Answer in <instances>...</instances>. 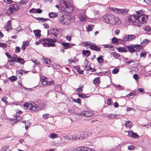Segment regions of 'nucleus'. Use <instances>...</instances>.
Listing matches in <instances>:
<instances>
[{"label": "nucleus", "instance_id": "54", "mask_svg": "<svg viewBox=\"0 0 151 151\" xmlns=\"http://www.w3.org/2000/svg\"><path fill=\"white\" fill-rule=\"evenodd\" d=\"M49 20V19H46V18H44L41 17L40 22H43Z\"/></svg>", "mask_w": 151, "mask_h": 151}, {"label": "nucleus", "instance_id": "63", "mask_svg": "<svg viewBox=\"0 0 151 151\" xmlns=\"http://www.w3.org/2000/svg\"><path fill=\"white\" fill-rule=\"evenodd\" d=\"M66 38L68 40L70 41L71 40V37L69 35L67 36L66 37Z\"/></svg>", "mask_w": 151, "mask_h": 151}, {"label": "nucleus", "instance_id": "11", "mask_svg": "<svg viewBox=\"0 0 151 151\" xmlns=\"http://www.w3.org/2000/svg\"><path fill=\"white\" fill-rule=\"evenodd\" d=\"M134 44H131V45H127V48L128 49L129 52L132 53L136 52V50L135 48Z\"/></svg>", "mask_w": 151, "mask_h": 151}, {"label": "nucleus", "instance_id": "57", "mask_svg": "<svg viewBox=\"0 0 151 151\" xmlns=\"http://www.w3.org/2000/svg\"><path fill=\"white\" fill-rule=\"evenodd\" d=\"M86 151H95V150L93 149L90 148L89 147H86Z\"/></svg>", "mask_w": 151, "mask_h": 151}, {"label": "nucleus", "instance_id": "38", "mask_svg": "<svg viewBox=\"0 0 151 151\" xmlns=\"http://www.w3.org/2000/svg\"><path fill=\"white\" fill-rule=\"evenodd\" d=\"M28 3L27 0H21L19 2V4H26Z\"/></svg>", "mask_w": 151, "mask_h": 151}, {"label": "nucleus", "instance_id": "43", "mask_svg": "<svg viewBox=\"0 0 151 151\" xmlns=\"http://www.w3.org/2000/svg\"><path fill=\"white\" fill-rule=\"evenodd\" d=\"M4 1L6 4H10L13 2V1L11 0H4Z\"/></svg>", "mask_w": 151, "mask_h": 151}, {"label": "nucleus", "instance_id": "15", "mask_svg": "<svg viewBox=\"0 0 151 151\" xmlns=\"http://www.w3.org/2000/svg\"><path fill=\"white\" fill-rule=\"evenodd\" d=\"M116 48L119 52H126L127 51V50L124 47H116Z\"/></svg>", "mask_w": 151, "mask_h": 151}, {"label": "nucleus", "instance_id": "62", "mask_svg": "<svg viewBox=\"0 0 151 151\" xmlns=\"http://www.w3.org/2000/svg\"><path fill=\"white\" fill-rule=\"evenodd\" d=\"M78 73L81 74H83L84 72L83 70H82L80 69V68H78Z\"/></svg>", "mask_w": 151, "mask_h": 151}, {"label": "nucleus", "instance_id": "52", "mask_svg": "<svg viewBox=\"0 0 151 151\" xmlns=\"http://www.w3.org/2000/svg\"><path fill=\"white\" fill-rule=\"evenodd\" d=\"M133 77L136 81H137L138 79L139 78L137 74H135L133 75Z\"/></svg>", "mask_w": 151, "mask_h": 151}, {"label": "nucleus", "instance_id": "7", "mask_svg": "<svg viewBox=\"0 0 151 151\" xmlns=\"http://www.w3.org/2000/svg\"><path fill=\"white\" fill-rule=\"evenodd\" d=\"M41 81L42 82V84L44 86H48L52 85L54 83L53 81L47 82L46 80V78L45 76H42L41 78Z\"/></svg>", "mask_w": 151, "mask_h": 151}, {"label": "nucleus", "instance_id": "17", "mask_svg": "<svg viewBox=\"0 0 151 151\" xmlns=\"http://www.w3.org/2000/svg\"><path fill=\"white\" fill-rule=\"evenodd\" d=\"M36 37L39 38L41 37V30H35L34 31Z\"/></svg>", "mask_w": 151, "mask_h": 151}, {"label": "nucleus", "instance_id": "3", "mask_svg": "<svg viewBox=\"0 0 151 151\" xmlns=\"http://www.w3.org/2000/svg\"><path fill=\"white\" fill-rule=\"evenodd\" d=\"M70 17L69 16L62 15L58 17V20L59 23L66 26L70 24Z\"/></svg>", "mask_w": 151, "mask_h": 151}, {"label": "nucleus", "instance_id": "40", "mask_svg": "<svg viewBox=\"0 0 151 151\" xmlns=\"http://www.w3.org/2000/svg\"><path fill=\"white\" fill-rule=\"evenodd\" d=\"M79 18L80 21H84L85 19V17L84 15H79Z\"/></svg>", "mask_w": 151, "mask_h": 151}, {"label": "nucleus", "instance_id": "44", "mask_svg": "<svg viewBox=\"0 0 151 151\" xmlns=\"http://www.w3.org/2000/svg\"><path fill=\"white\" fill-rule=\"evenodd\" d=\"M93 45V43L91 42H86V46H90L89 47H91L92 45Z\"/></svg>", "mask_w": 151, "mask_h": 151}, {"label": "nucleus", "instance_id": "27", "mask_svg": "<svg viewBox=\"0 0 151 151\" xmlns=\"http://www.w3.org/2000/svg\"><path fill=\"white\" fill-rule=\"evenodd\" d=\"M134 47H135V49L136 50V51L137 50L139 51L140 49L142 48V46L140 45H134Z\"/></svg>", "mask_w": 151, "mask_h": 151}, {"label": "nucleus", "instance_id": "50", "mask_svg": "<svg viewBox=\"0 0 151 151\" xmlns=\"http://www.w3.org/2000/svg\"><path fill=\"white\" fill-rule=\"evenodd\" d=\"M30 124L29 123H26L25 125V128L26 130H27L28 128L30 126Z\"/></svg>", "mask_w": 151, "mask_h": 151}, {"label": "nucleus", "instance_id": "34", "mask_svg": "<svg viewBox=\"0 0 151 151\" xmlns=\"http://www.w3.org/2000/svg\"><path fill=\"white\" fill-rule=\"evenodd\" d=\"M123 41L124 42H127L129 41V35H127L123 37Z\"/></svg>", "mask_w": 151, "mask_h": 151}, {"label": "nucleus", "instance_id": "16", "mask_svg": "<svg viewBox=\"0 0 151 151\" xmlns=\"http://www.w3.org/2000/svg\"><path fill=\"white\" fill-rule=\"evenodd\" d=\"M5 28L6 30L8 31H9L10 29H12L11 22L10 21H9L7 22V23L5 26Z\"/></svg>", "mask_w": 151, "mask_h": 151}, {"label": "nucleus", "instance_id": "26", "mask_svg": "<svg viewBox=\"0 0 151 151\" xmlns=\"http://www.w3.org/2000/svg\"><path fill=\"white\" fill-rule=\"evenodd\" d=\"M103 56L101 55L97 58V60L99 63H101L103 62L104 61V59L103 58Z\"/></svg>", "mask_w": 151, "mask_h": 151}, {"label": "nucleus", "instance_id": "20", "mask_svg": "<svg viewBox=\"0 0 151 151\" xmlns=\"http://www.w3.org/2000/svg\"><path fill=\"white\" fill-rule=\"evenodd\" d=\"M125 125L127 127L130 128L132 126V123L130 121H126L125 122Z\"/></svg>", "mask_w": 151, "mask_h": 151}, {"label": "nucleus", "instance_id": "29", "mask_svg": "<svg viewBox=\"0 0 151 151\" xmlns=\"http://www.w3.org/2000/svg\"><path fill=\"white\" fill-rule=\"evenodd\" d=\"M112 42L114 44L117 45L118 44V38L116 37H113L112 39Z\"/></svg>", "mask_w": 151, "mask_h": 151}, {"label": "nucleus", "instance_id": "2", "mask_svg": "<svg viewBox=\"0 0 151 151\" xmlns=\"http://www.w3.org/2000/svg\"><path fill=\"white\" fill-rule=\"evenodd\" d=\"M57 40L56 38H42L38 41L36 42L35 43L38 45L42 43L43 46L45 47H53L55 46V43L56 42Z\"/></svg>", "mask_w": 151, "mask_h": 151}, {"label": "nucleus", "instance_id": "37", "mask_svg": "<svg viewBox=\"0 0 151 151\" xmlns=\"http://www.w3.org/2000/svg\"><path fill=\"white\" fill-rule=\"evenodd\" d=\"M58 135L55 133H52L50 135V137L51 138H58Z\"/></svg>", "mask_w": 151, "mask_h": 151}, {"label": "nucleus", "instance_id": "58", "mask_svg": "<svg viewBox=\"0 0 151 151\" xmlns=\"http://www.w3.org/2000/svg\"><path fill=\"white\" fill-rule=\"evenodd\" d=\"M20 50V48L19 47H16L15 49V52H16L19 53V52Z\"/></svg>", "mask_w": 151, "mask_h": 151}, {"label": "nucleus", "instance_id": "33", "mask_svg": "<svg viewBox=\"0 0 151 151\" xmlns=\"http://www.w3.org/2000/svg\"><path fill=\"white\" fill-rule=\"evenodd\" d=\"M94 25H88L87 28V31H90L92 30V29L94 28Z\"/></svg>", "mask_w": 151, "mask_h": 151}, {"label": "nucleus", "instance_id": "19", "mask_svg": "<svg viewBox=\"0 0 151 151\" xmlns=\"http://www.w3.org/2000/svg\"><path fill=\"white\" fill-rule=\"evenodd\" d=\"M94 114L91 111L86 110V117H90Z\"/></svg>", "mask_w": 151, "mask_h": 151}, {"label": "nucleus", "instance_id": "59", "mask_svg": "<svg viewBox=\"0 0 151 151\" xmlns=\"http://www.w3.org/2000/svg\"><path fill=\"white\" fill-rule=\"evenodd\" d=\"M29 42L26 41L25 42H23V45L25 46H27L28 45H29Z\"/></svg>", "mask_w": 151, "mask_h": 151}, {"label": "nucleus", "instance_id": "45", "mask_svg": "<svg viewBox=\"0 0 151 151\" xmlns=\"http://www.w3.org/2000/svg\"><path fill=\"white\" fill-rule=\"evenodd\" d=\"M9 79L11 81H14L16 80L17 77L15 76H13L10 77Z\"/></svg>", "mask_w": 151, "mask_h": 151}, {"label": "nucleus", "instance_id": "13", "mask_svg": "<svg viewBox=\"0 0 151 151\" xmlns=\"http://www.w3.org/2000/svg\"><path fill=\"white\" fill-rule=\"evenodd\" d=\"M38 107L35 103H32L30 110L36 111H38Z\"/></svg>", "mask_w": 151, "mask_h": 151}, {"label": "nucleus", "instance_id": "5", "mask_svg": "<svg viewBox=\"0 0 151 151\" xmlns=\"http://www.w3.org/2000/svg\"><path fill=\"white\" fill-rule=\"evenodd\" d=\"M115 16L111 14H109L105 16L103 19V20L106 23L111 24L114 23Z\"/></svg>", "mask_w": 151, "mask_h": 151}, {"label": "nucleus", "instance_id": "61", "mask_svg": "<svg viewBox=\"0 0 151 151\" xmlns=\"http://www.w3.org/2000/svg\"><path fill=\"white\" fill-rule=\"evenodd\" d=\"M138 90L141 93H144L145 92L144 90L142 88H138Z\"/></svg>", "mask_w": 151, "mask_h": 151}, {"label": "nucleus", "instance_id": "41", "mask_svg": "<svg viewBox=\"0 0 151 151\" xmlns=\"http://www.w3.org/2000/svg\"><path fill=\"white\" fill-rule=\"evenodd\" d=\"M73 102L78 103L80 104L81 103V99H73L72 100Z\"/></svg>", "mask_w": 151, "mask_h": 151}, {"label": "nucleus", "instance_id": "4", "mask_svg": "<svg viewBox=\"0 0 151 151\" xmlns=\"http://www.w3.org/2000/svg\"><path fill=\"white\" fill-rule=\"evenodd\" d=\"M59 1V3L63 8L64 9L67 8L68 9H73V8L70 2H69V0H58Z\"/></svg>", "mask_w": 151, "mask_h": 151}, {"label": "nucleus", "instance_id": "28", "mask_svg": "<svg viewBox=\"0 0 151 151\" xmlns=\"http://www.w3.org/2000/svg\"><path fill=\"white\" fill-rule=\"evenodd\" d=\"M117 10L119 14H124L126 13V12L124 9H117Z\"/></svg>", "mask_w": 151, "mask_h": 151}, {"label": "nucleus", "instance_id": "48", "mask_svg": "<svg viewBox=\"0 0 151 151\" xmlns=\"http://www.w3.org/2000/svg\"><path fill=\"white\" fill-rule=\"evenodd\" d=\"M119 71V70L117 68H115L112 71V73L113 74H115L117 73Z\"/></svg>", "mask_w": 151, "mask_h": 151}, {"label": "nucleus", "instance_id": "10", "mask_svg": "<svg viewBox=\"0 0 151 151\" xmlns=\"http://www.w3.org/2000/svg\"><path fill=\"white\" fill-rule=\"evenodd\" d=\"M127 132L128 133V136L129 137L134 138H138L139 137V135L136 133H134L132 130H131L129 132Z\"/></svg>", "mask_w": 151, "mask_h": 151}, {"label": "nucleus", "instance_id": "8", "mask_svg": "<svg viewBox=\"0 0 151 151\" xmlns=\"http://www.w3.org/2000/svg\"><path fill=\"white\" fill-rule=\"evenodd\" d=\"M16 119H12L10 120V123L12 124H15L19 121L22 119L23 117L22 116H19L17 114L15 116Z\"/></svg>", "mask_w": 151, "mask_h": 151}, {"label": "nucleus", "instance_id": "47", "mask_svg": "<svg viewBox=\"0 0 151 151\" xmlns=\"http://www.w3.org/2000/svg\"><path fill=\"white\" fill-rule=\"evenodd\" d=\"M6 99L7 98H6V97H3L1 99L2 101L4 102L6 104H8V102L6 100Z\"/></svg>", "mask_w": 151, "mask_h": 151}, {"label": "nucleus", "instance_id": "1", "mask_svg": "<svg viewBox=\"0 0 151 151\" xmlns=\"http://www.w3.org/2000/svg\"><path fill=\"white\" fill-rule=\"evenodd\" d=\"M149 18L147 15H132L129 17L127 19L130 24L141 27L143 24H146L147 20Z\"/></svg>", "mask_w": 151, "mask_h": 151}, {"label": "nucleus", "instance_id": "56", "mask_svg": "<svg viewBox=\"0 0 151 151\" xmlns=\"http://www.w3.org/2000/svg\"><path fill=\"white\" fill-rule=\"evenodd\" d=\"M43 117L45 119H47L49 117V114H45L43 115Z\"/></svg>", "mask_w": 151, "mask_h": 151}, {"label": "nucleus", "instance_id": "51", "mask_svg": "<svg viewBox=\"0 0 151 151\" xmlns=\"http://www.w3.org/2000/svg\"><path fill=\"white\" fill-rule=\"evenodd\" d=\"M145 29L146 32H149L150 31L151 28L150 27L147 26L145 27Z\"/></svg>", "mask_w": 151, "mask_h": 151}, {"label": "nucleus", "instance_id": "55", "mask_svg": "<svg viewBox=\"0 0 151 151\" xmlns=\"http://www.w3.org/2000/svg\"><path fill=\"white\" fill-rule=\"evenodd\" d=\"M109 50L110 51H111V50L113 51L114 50V47H113V46L112 45H109Z\"/></svg>", "mask_w": 151, "mask_h": 151}, {"label": "nucleus", "instance_id": "9", "mask_svg": "<svg viewBox=\"0 0 151 151\" xmlns=\"http://www.w3.org/2000/svg\"><path fill=\"white\" fill-rule=\"evenodd\" d=\"M19 8V6L16 4H12L10 5L9 8V9L12 12V14L16 11Z\"/></svg>", "mask_w": 151, "mask_h": 151}, {"label": "nucleus", "instance_id": "31", "mask_svg": "<svg viewBox=\"0 0 151 151\" xmlns=\"http://www.w3.org/2000/svg\"><path fill=\"white\" fill-rule=\"evenodd\" d=\"M100 79L99 77L96 78L93 80V83L95 84H98L100 82Z\"/></svg>", "mask_w": 151, "mask_h": 151}, {"label": "nucleus", "instance_id": "21", "mask_svg": "<svg viewBox=\"0 0 151 151\" xmlns=\"http://www.w3.org/2000/svg\"><path fill=\"white\" fill-rule=\"evenodd\" d=\"M32 103H26L24 104V107L27 108V109H29L30 110L31 107H32Z\"/></svg>", "mask_w": 151, "mask_h": 151}, {"label": "nucleus", "instance_id": "22", "mask_svg": "<svg viewBox=\"0 0 151 151\" xmlns=\"http://www.w3.org/2000/svg\"><path fill=\"white\" fill-rule=\"evenodd\" d=\"M121 23L118 17H115L114 19V23L112 24H116L117 25H119Z\"/></svg>", "mask_w": 151, "mask_h": 151}, {"label": "nucleus", "instance_id": "32", "mask_svg": "<svg viewBox=\"0 0 151 151\" xmlns=\"http://www.w3.org/2000/svg\"><path fill=\"white\" fill-rule=\"evenodd\" d=\"M9 146L8 145H4L2 146L1 149V151H6L9 149Z\"/></svg>", "mask_w": 151, "mask_h": 151}, {"label": "nucleus", "instance_id": "14", "mask_svg": "<svg viewBox=\"0 0 151 151\" xmlns=\"http://www.w3.org/2000/svg\"><path fill=\"white\" fill-rule=\"evenodd\" d=\"M91 49L96 51H99L100 50V47L97 46L93 45L91 47H89Z\"/></svg>", "mask_w": 151, "mask_h": 151}, {"label": "nucleus", "instance_id": "25", "mask_svg": "<svg viewBox=\"0 0 151 151\" xmlns=\"http://www.w3.org/2000/svg\"><path fill=\"white\" fill-rule=\"evenodd\" d=\"M111 54L113 56L114 58L116 59L118 58L120 56V54L116 52H112Z\"/></svg>", "mask_w": 151, "mask_h": 151}, {"label": "nucleus", "instance_id": "36", "mask_svg": "<svg viewBox=\"0 0 151 151\" xmlns=\"http://www.w3.org/2000/svg\"><path fill=\"white\" fill-rule=\"evenodd\" d=\"M128 35L129 38V41L134 40L136 37V36L134 35Z\"/></svg>", "mask_w": 151, "mask_h": 151}, {"label": "nucleus", "instance_id": "46", "mask_svg": "<svg viewBox=\"0 0 151 151\" xmlns=\"http://www.w3.org/2000/svg\"><path fill=\"white\" fill-rule=\"evenodd\" d=\"M136 147L133 145H130L128 146V149L129 150H132L134 149Z\"/></svg>", "mask_w": 151, "mask_h": 151}, {"label": "nucleus", "instance_id": "49", "mask_svg": "<svg viewBox=\"0 0 151 151\" xmlns=\"http://www.w3.org/2000/svg\"><path fill=\"white\" fill-rule=\"evenodd\" d=\"M107 104L108 105H110L112 104V99H109L107 101Z\"/></svg>", "mask_w": 151, "mask_h": 151}, {"label": "nucleus", "instance_id": "60", "mask_svg": "<svg viewBox=\"0 0 151 151\" xmlns=\"http://www.w3.org/2000/svg\"><path fill=\"white\" fill-rule=\"evenodd\" d=\"M77 148L80 149L79 151H85V148L84 147H79Z\"/></svg>", "mask_w": 151, "mask_h": 151}, {"label": "nucleus", "instance_id": "53", "mask_svg": "<svg viewBox=\"0 0 151 151\" xmlns=\"http://www.w3.org/2000/svg\"><path fill=\"white\" fill-rule=\"evenodd\" d=\"M91 54L90 52L88 50H86V56L88 57Z\"/></svg>", "mask_w": 151, "mask_h": 151}, {"label": "nucleus", "instance_id": "18", "mask_svg": "<svg viewBox=\"0 0 151 151\" xmlns=\"http://www.w3.org/2000/svg\"><path fill=\"white\" fill-rule=\"evenodd\" d=\"M61 44L64 47L65 49H68L71 47L70 45L68 43L63 42Z\"/></svg>", "mask_w": 151, "mask_h": 151}, {"label": "nucleus", "instance_id": "35", "mask_svg": "<svg viewBox=\"0 0 151 151\" xmlns=\"http://www.w3.org/2000/svg\"><path fill=\"white\" fill-rule=\"evenodd\" d=\"M84 135H85V132H82L80 134V136L79 138V139H84Z\"/></svg>", "mask_w": 151, "mask_h": 151}, {"label": "nucleus", "instance_id": "6", "mask_svg": "<svg viewBox=\"0 0 151 151\" xmlns=\"http://www.w3.org/2000/svg\"><path fill=\"white\" fill-rule=\"evenodd\" d=\"M17 56L16 55H14L11 58L10 61H16L17 63H20L22 64H23L24 62V59L21 58H17Z\"/></svg>", "mask_w": 151, "mask_h": 151}, {"label": "nucleus", "instance_id": "23", "mask_svg": "<svg viewBox=\"0 0 151 151\" xmlns=\"http://www.w3.org/2000/svg\"><path fill=\"white\" fill-rule=\"evenodd\" d=\"M58 15V14L55 12H51L49 14V16L50 18H55Z\"/></svg>", "mask_w": 151, "mask_h": 151}, {"label": "nucleus", "instance_id": "24", "mask_svg": "<svg viewBox=\"0 0 151 151\" xmlns=\"http://www.w3.org/2000/svg\"><path fill=\"white\" fill-rule=\"evenodd\" d=\"M117 117V115H115L114 114H109L107 116L108 118L109 119L111 120H112L114 118H115L116 117Z\"/></svg>", "mask_w": 151, "mask_h": 151}, {"label": "nucleus", "instance_id": "42", "mask_svg": "<svg viewBox=\"0 0 151 151\" xmlns=\"http://www.w3.org/2000/svg\"><path fill=\"white\" fill-rule=\"evenodd\" d=\"M147 55V53L146 52H142L140 54V58L143 57L144 58H145L146 56Z\"/></svg>", "mask_w": 151, "mask_h": 151}, {"label": "nucleus", "instance_id": "64", "mask_svg": "<svg viewBox=\"0 0 151 151\" xmlns=\"http://www.w3.org/2000/svg\"><path fill=\"white\" fill-rule=\"evenodd\" d=\"M6 13L8 15H10L12 14V12H11L9 9L6 10Z\"/></svg>", "mask_w": 151, "mask_h": 151}, {"label": "nucleus", "instance_id": "30", "mask_svg": "<svg viewBox=\"0 0 151 151\" xmlns=\"http://www.w3.org/2000/svg\"><path fill=\"white\" fill-rule=\"evenodd\" d=\"M65 142L61 141V142H60L58 143H57V142L55 143L54 145L62 146L64 145H65Z\"/></svg>", "mask_w": 151, "mask_h": 151}, {"label": "nucleus", "instance_id": "12", "mask_svg": "<svg viewBox=\"0 0 151 151\" xmlns=\"http://www.w3.org/2000/svg\"><path fill=\"white\" fill-rule=\"evenodd\" d=\"M30 13H41L42 12V10L40 9H35L33 8L29 10Z\"/></svg>", "mask_w": 151, "mask_h": 151}, {"label": "nucleus", "instance_id": "39", "mask_svg": "<svg viewBox=\"0 0 151 151\" xmlns=\"http://www.w3.org/2000/svg\"><path fill=\"white\" fill-rule=\"evenodd\" d=\"M43 61L47 64H49L50 63V60L46 59V58H44L43 59Z\"/></svg>", "mask_w": 151, "mask_h": 151}]
</instances>
